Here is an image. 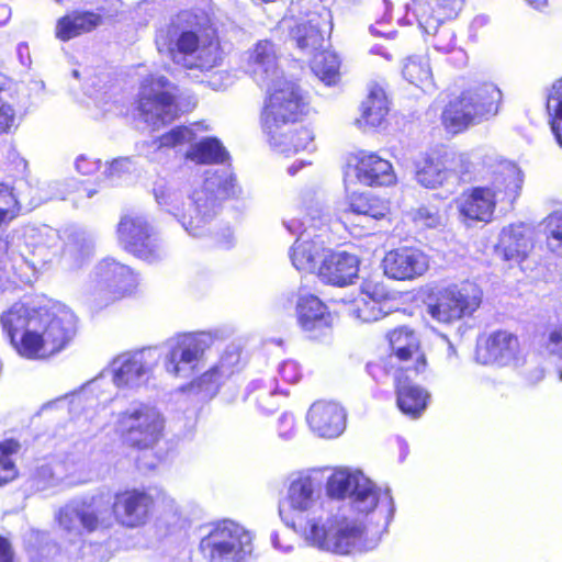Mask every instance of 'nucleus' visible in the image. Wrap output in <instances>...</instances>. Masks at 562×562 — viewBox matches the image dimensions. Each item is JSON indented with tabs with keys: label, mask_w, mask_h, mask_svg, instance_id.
Masks as SVG:
<instances>
[{
	"label": "nucleus",
	"mask_w": 562,
	"mask_h": 562,
	"mask_svg": "<svg viewBox=\"0 0 562 562\" xmlns=\"http://www.w3.org/2000/svg\"><path fill=\"white\" fill-rule=\"evenodd\" d=\"M0 562H15L12 547L3 537H0Z\"/></svg>",
	"instance_id": "nucleus-58"
},
{
	"label": "nucleus",
	"mask_w": 562,
	"mask_h": 562,
	"mask_svg": "<svg viewBox=\"0 0 562 562\" xmlns=\"http://www.w3.org/2000/svg\"><path fill=\"white\" fill-rule=\"evenodd\" d=\"M213 341L212 335L204 331L183 333L169 338L160 352L165 371L175 378H190L202 367Z\"/></svg>",
	"instance_id": "nucleus-14"
},
{
	"label": "nucleus",
	"mask_w": 562,
	"mask_h": 562,
	"mask_svg": "<svg viewBox=\"0 0 562 562\" xmlns=\"http://www.w3.org/2000/svg\"><path fill=\"white\" fill-rule=\"evenodd\" d=\"M387 296L389 294L383 285L368 282L363 285L359 296L352 302L350 313L363 323L379 321L386 315L384 304Z\"/></svg>",
	"instance_id": "nucleus-30"
},
{
	"label": "nucleus",
	"mask_w": 562,
	"mask_h": 562,
	"mask_svg": "<svg viewBox=\"0 0 562 562\" xmlns=\"http://www.w3.org/2000/svg\"><path fill=\"white\" fill-rule=\"evenodd\" d=\"M102 23V16L92 11H72L56 22V38L67 42L95 30Z\"/></svg>",
	"instance_id": "nucleus-32"
},
{
	"label": "nucleus",
	"mask_w": 562,
	"mask_h": 562,
	"mask_svg": "<svg viewBox=\"0 0 562 562\" xmlns=\"http://www.w3.org/2000/svg\"><path fill=\"white\" fill-rule=\"evenodd\" d=\"M519 352L518 338L506 330H498L477 342L475 360L485 366H516Z\"/></svg>",
	"instance_id": "nucleus-23"
},
{
	"label": "nucleus",
	"mask_w": 562,
	"mask_h": 562,
	"mask_svg": "<svg viewBox=\"0 0 562 562\" xmlns=\"http://www.w3.org/2000/svg\"><path fill=\"white\" fill-rule=\"evenodd\" d=\"M270 92L261 112V125L270 145L281 154L293 155L312 150L314 133L308 127L297 130V143L286 140L283 130L296 123L306 111V103L300 89L293 82L280 79L267 87Z\"/></svg>",
	"instance_id": "nucleus-5"
},
{
	"label": "nucleus",
	"mask_w": 562,
	"mask_h": 562,
	"mask_svg": "<svg viewBox=\"0 0 562 562\" xmlns=\"http://www.w3.org/2000/svg\"><path fill=\"white\" fill-rule=\"evenodd\" d=\"M203 18L199 21L191 12H181L166 31H160L156 45L172 61L187 69L210 71L218 66L223 54L215 30Z\"/></svg>",
	"instance_id": "nucleus-4"
},
{
	"label": "nucleus",
	"mask_w": 562,
	"mask_h": 562,
	"mask_svg": "<svg viewBox=\"0 0 562 562\" xmlns=\"http://www.w3.org/2000/svg\"><path fill=\"white\" fill-rule=\"evenodd\" d=\"M117 238L127 251L146 261L153 262L162 255L150 226L142 215L123 216L117 226Z\"/></svg>",
	"instance_id": "nucleus-20"
},
{
	"label": "nucleus",
	"mask_w": 562,
	"mask_h": 562,
	"mask_svg": "<svg viewBox=\"0 0 562 562\" xmlns=\"http://www.w3.org/2000/svg\"><path fill=\"white\" fill-rule=\"evenodd\" d=\"M209 83L214 90L225 89L232 83V76L228 71L214 72Z\"/></svg>",
	"instance_id": "nucleus-57"
},
{
	"label": "nucleus",
	"mask_w": 562,
	"mask_h": 562,
	"mask_svg": "<svg viewBox=\"0 0 562 562\" xmlns=\"http://www.w3.org/2000/svg\"><path fill=\"white\" fill-rule=\"evenodd\" d=\"M271 541H272V544H273V547L276 549H279V550L283 551V552H288L291 549V546L283 547V546L280 544L279 536L277 533H273L271 536Z\"/></svg>",
	"instance_id": "nucleus-62"
},
{
	"label": "nucleus",
	"mask_w": 562,
	"mask_h": 562,
	"mask_svg": "<svg viewBox=\"0 0 562 562\" xmlns=\"http://www.w3.org/2000/svg\"><path fill=\"white\" fill-rule=\"evenodd\" d=\"M100 168V160L80 155L76 159V169L82 175H92Z\"/></svg>",
	"instance_id": "nucleus-55"
},
{
	"label": "nucleus",
	"mask_w": 562,
	"mask_h": 562,
	"mask_svg": "<svg viewBox=\"0 0 562 562\" xmlns=\"http://www.w3.org/2000/svg\"><path fill=\"white\" fill-rule=\"evenodd\" d=\"M278 60L276 45L268 40L258 41L247 52V71L258 85L269 87L271 82L282 79Z\"/></svg>",
	"instance_id": "nucleus-25"
},
{
	"label": "nucleus",
	"mask_w": 562,
	"mask_h": 562,
	"mask_svg": "<svg viewBox=\"0 0 562 562\" xmlns=\"http://www.w3.org/2000/svg\"><path fill=\"white\" fill-rule=\"evenodd\" d=\"M302 125L291 124L289 127L283 130L284 135H286V140L291 142L292 144L297 143V130L302 128Z\"/></svg>",
	"instance_id": "nucleus-59"
},
{
	"label": "nucleus",
	"mask_w": 562,
	"mask_h": 562,
	"mask_svg": "<svg viewBox=\"0 0 562 562\" xmlns=\"http://www.w3.org/2000/svg\"><path fill=\"white\" fill-rule=\"evenodd\" d=\"M548 350L558 358V369L562 380V327L550 334Z\"/></svg>",
	"instance_id": "nucleus-54"
},
{
	"label": "nucleus",
	"mask_w": 562,
	"mask_h": 562,
	"mask_svg": "<svg viewBox=\"0 0 562 562\" xmlns=\"http://www.w3.org/2000/svg\"><path fill=\"white\" fill-rule=\"evenodd\" d=\"M501 91L493 85H485L475 91L464 92L450 102L442 113V123L451 133H458L470 124L497 113Z\"/></svg>",
	"instance_id": "nucleus-16"
},
{
	"label": "nucleus",
	"mask_w": 562,
	"mask_h": 562,
	"mask_svg": "<svg viewBox=\"0 0 562 562\" xmlns=\"http://www.w3.org/2000/svg\"><path fill=\"white\" fill-rule=\"evenodd\" d=\"M498 249L506 260L525 257L529 249V239L522 226H508L501 233Z\"/></svg>",
	"instance_id": "nucleus-39"
},
{
	"label": "nucleus",
	"mask_w": 562,
	"mask_h": 562,
	"mask_svg": "<svg viewBox=\"0 0 562 562\" xmlns=\"http://www.w3.org/2000/svg\"><path fill=\"white\" fill-rule=\"evenodd\" d=\"M237 193L238 187L228 169L207 170L203 181L193 187L187 203L181 206L179 194L172 187L157 183L154 188L156 202L173 214L193 237L205 235L220 211L221 201Z\"/></svg>",
	"instance_id": "nucleus-3"
},
{
	"label": "nucleus",
	"mask_w": 562,
	"mask_h": 562,
	"mask_svg": "<svg viewBox=\"0 0 562 562\" xmlns=\"http://www.w3.org/2000/svg\"><path fill=\"white\" fill-rule=\"evenodd\" d=\"M389 205L386 202L375 196L366 194H352L349 198L348 207L339 209V216L349 213L355 215H362L370 222L371 220H381L389 213Z\"/></svg>",
	"instance_id": "nucleus-38"
},
{
	"label": "nucleus",
	"mask_w": 562,
	"mask_h": 562,
	"mask_svg": "<svg viewBox=\"0 0 562 562\" xmlns=\"http://www.w3.org/2000/svg\"><path fill=\"white\" fill-rule=\"evenodd\" d=\"M193 137L194 134L191 128L178 126L159 138V147H173L180 144L190 143Z\"/></svg>",
	"instance_id": "nucleus-51"
},
{
	"label": "nucleus",
	"mask_w": 562,
	"mask_h": 562,
	"mask_svg": "<svg viewBox=\"0 0 562 562\" xmlns=\"http://www.w3.org/2000/svg\"><path fill=\"white\" fill-rule=\"evenodd\" d=\"M173 90L175 87L162 76H151L144 80L138 108L144 121L154 130L178 116Z\"/></svg>",
	"instance_id": "nucleus-19"
},
{
	"label": "nucleus",
	"mask_w": 562,
	"mask_h": 562,
	"mask_svg": "<svg viewBox=\"0 0 562 562\" xmlns=\"http://www.w3.org/2000/svg\"><path fill=\"white\" fill-rule=\"evenodd\" d=\"M340 61L338 56L323 50L314 56L312 70L327 86L335 85L339 79Z\"/></svg>",
	"instance_id": "nucleus-43"
},
{
	"label": "nucleus",
	"mask_w": 562,
	"mask_h": 562,
	"mask_svg": "<svg viewBox=\"0 0 562 562\" xmlns=\"http://www.w3.org/2000/svg\"><path fill=\"white\" fill-rule=\"evenodd\" d=\"M462 0H412L409 10L423 32L432 36L436 50L448 54L456 47L454 33L446 21L457 15Z\"/></svg>",
	"instance_id": "nucleus-17"
},
{
	"label": "nucleus",
	"mask_w": 562,
	"mask_h": 562,
	"mask_svg": "<svg viewBox=\"0 0 562 562\" xmlns=\"http://www.w3.org/2000/svg\"><path fill=\"white\" fill-rule=\"evenodd\" d=\"M301 537L312 547L340 555L367 551L376 544L375 540L367 539L361 520L340 512H322Z\"/></svg>",
	"instance_id": "nucleus-7"
},
{
	"label": "nucleus",
	"mask_w": 562,
	"mask_h": 562,
	"mask_svg": "<svg viewBox=\"0 0 562 562\" xmlns=\"http://www.w3.org/2000/svg\"><path fill=\"white\" fill-rule=\"evenodd\" d=\"M306 422L311 430L318 437L336 438L346 428V413L335 402L317 401L310 407Z\"/></svg>",
	"instance_id": "nucleus-27"
},
{
	"label": "nucleus",
	"mask_w": 562,
	"mask_h": 562,
	"mask_svg": "<svg viewBox=\"0 0 562 562\" xmlns=\"http://www.w3.org/2000/svg\"><path fill=\"white\" fill-rule=\"evenodd\" d=\"M543 370L540 368H537L532 374V376L529 378L531 383H537L543 379Z\"/></svg>",
	"instance_id": "nucleus-63"
},
{
	"label": "nucleus",
	"mask_w": 562,
	"mask_h": 562,
	"mask_svg": "<svg viewBox=\"0 0 562 562\" xmlns=\"http://www.w3.org/2000/svg\"><path fill=\"white\" fill-rule=\"evenodd\" d=\"M327 493L335 498L349 497L355 510L369 514L378 508L389 520L394 513V502L389 488L381 490L361 471L336 470L327 481Z\"/></svg>",
	"instance_id": "nucleus-11"
},
{
	"label": "nucleus",
	"mask_w": 562,
	"mask_h": 562,
	"mask_svg": "<svg viewBox=\"0 0 562 562\" xmlns=\"http://www.w3.org/2000/svg\"><path fill=\"white\" fill-rule=\"evenodd\" d=\"M20 449V443L15 440H7L0 445V485L8 483L16 477L18 471L12 456Z\"/></svg>",
	"instance_id": "nucleus-46"
},
{
	"label": "nucleus",
	"mask_w": 562,
	"mask_h": 562,
	"mask_svg": "<svg viewBox=\"0 0 562 562\" xmlns=\"http://www.w3.org/2000/svg\"><path fill=\"white\" fill-rule=\"evenodd\" d=\"M413 220L417 225L436 228L442 225L443 217L435 206H420L413 213Z\"/></svg>",
	"instance_id": "nucleus-48"
},
{
	"label": "nucleus",
	"mask_w": 562,
	"mask_h": 562,
	"mask_svg": "<svg viewBox=\"0 0 562 562\" xmlns=\"http://www.w3.org/2000/svg\"><path fill=\"white\" fill-rule=\"evenodd\" d=\"M11 18V9L7 4L0 3V25H4Z\"/></svg>",
	"instance_id": "nucleus-61"
},
{
	"label": "nucleus",
	"mask_w": 562,
	"mask_h": 562,
	"mask_svg": "<svg viewBox=\"0 0 562 562\" xmlns=\"http://www.w3.org/2000/svg\"><path fill=\"white\" fill-rule=\"evenodd\" d=\"M482 291L473 282L451 284L438 290L427 306L428 314L437 322L452 324L471 316L481 305Z\"/></svg>",
	"instance_id": "nucleus-18"
},
{
	"label": "nucleus",
	"mask_w": 562,
	"mask_h": 562,
	"mask_svg": "<svg viewBox=\"0 0 562 562\" xmlns=\"http://www.w3.org/2000/svg\"><path fill=\"white\" fill-rule=\"evenodd\" d=\"M389 112L385 92L380 87H372L367 99L362 103L361 116L357 124L362 127H378L384 121Z\"/></svg>",
	"instance_id": "nucleus-36"
},
{
	"label": "nucleus",
	"mask_w": 562,
	"mask_h": 562,
	"mask_svg": "<svg viewBox=\"0 0 562 562\" xmlns=\"http://www.w3.org/2000/svg\"><path fill=\"white\" fill-rule=\"evenodd\" d=\"M159 360L160 352L157 348H144L119 355L98 378L89 382L87 390L74 398L72 406L81 405L87 391L100 389L106 380H110L117 390H137L144 386Z\"/></svg>",
	"instance_id": "nucleus-10"
},
{
	"label": "nucleus",
	"mask_w": 562,
	"mask_h": 562,
	"mask_svg": "<svg viewBox=\"0 0 562 562\" xmlns=\"http://www.w3.org/2000/svg\"><path fill=\"white\" fill-rule=\"evenodd\" d=\"M285 394V391L279 392L277 387L273 389L271 385L263 386L259 390L256 401L262 411L271 413L278 408L280 397Z\"/></svg>",
	"instance_id": "nucleus-49"
},
{
	"label": "nucleus",
	"mask_w": 562,
	"mask_h": 562,
	"mask_svg": "<svg viewBox=\"0 0 562 562\" xmlns=\"http://www.w3.org/2000/svg\"><path fill=\"white\" fill-rule=\"evenodd\" d=\"M59 469L60 465L53 467L48 463L37 467L30 477L32 488L44 492L56 487L61 482Z\"/></svg>",
	"instance_id": "nucleus-45"
},
{
	"label": "nucleus",
	"mask_w": 562,
	"mask_h": 562,
	"mask_svg": "<svg viewBox=\"0 0 562 562\" xmlns=\"http://www.w3.org/2000/svg\"><path fill=\"white\" fill-rule=\"evenodd\" d=\"M115 428L127 446L150 449L162 437L165 418L157 406L137 402L117 415Z\"/></svg>",
	"instance_id": "nucleus-13"
},
{
	"label": "nucleus",
	"mask_w": 562,
	"mask_h": 562,
	"mask_svg": "<svg viewBox=\"0 0 562 562\" xmlns=\"http://www.w3.org/2000/svg\"><path fill=\"white\" fill-rule=\"evenodd\" d=\"M294 416L289 413L282 414L279 418V435L284 439H290L294 434Z\"/></svg>",
	"instance_id": "nucleus-56"
},
{
	"label": "nucleus",
	"mask_w": 562,
	"mask_h": 562,
	"mask_svg": "<svg viewBox=\"0 0 562 562\" xmlns=\"http://www.w3.org/2000/svg\"><path fill=\"white\" fill-rule=\"evenodd\" d=\"M402 74L405 80L422 89L432 86V74L426 57H408L403 65Z\"/></svg>",
	"instance_id": "nucleus-42"
},
{
	"label": "nucleus",
	"mask_w": 562,
	"mask_h": 562,
	"mask_svg": "<svg viewBox=\"0 0 562 562\" xmlns=\"http://www.w3.org/2000/svg\"><path fill=\"white\" fill-rule=\"evenodd\" d=\"M3 331L26 359L48 358L65 348L76 331V315L59 302H16L0 316Z\"/></svg>",
	"instance_id": "nucleus-1"
},
{
	"label": "nucleus",
	"mask_w": 562,
	"mask_h": 562,
	"mask_svg": "<svg viewBox=\"0 0 562 562\" xmlns=\"http://www.w3.org/2000/svg\"><path fill=\"white\" fill-rule=\"evenodd\" d=\"M209 562H238L252 551V536L239 524L224 519L210 526L200 543Z\"/></svg>",
	"instance_id": "nucleus-15"
},
{
	"label": "nucleus",
	"mask_w": 562,
	"mask_h": 562,
	"mask_svg": "<svg viewBox=\"0 0 562 562\" xmlns=\"http://www.w3.org/2000/svg\"><path fill=\"white\" fill-rule=\"evenodd\" d=\"M546 234L549 249L562 256V209L552 212L546 218Z\"/></svg>",
	"instance_id": "nucleus-47"
},
{
	"label": "nucleus",
	"mask_w": 562,
	"mask_h": 562,
	"mask_svg": "<svg viewBox=\"0 0 562 562\" xmlns=\"http://www.w3.org/2000/svg\"><path fill=\"white\" fill-rule=\"evenodd\" d=\"M323 486L318 477L308 472L288 476L279 514L282 521L300 536L317 520L323 509Z\"/></svg>",
	"instance_id": "nucleus-9"
},
{
	"label": "nucleus",
	"mask_w": 562,
	"mask_h": 562,
	"mask_svg": "<svg viewBox=\"0 0 562 562\" xmlns=\"http://www.w3.org/2000/svg\"><path fill=\"white\" fill-rule=\"evenodd\" d=\"M186 157L196 164H220L228 158V153L217 138L206 137L191 145Z\"/></svg>",
	"instance_id": "nucleus-40"
},
{
	"label": "nucleus",
	"mask_w": 562,
	"mask_h": 562,
	"mask_svg": "<svg viewBox=\"0 0 562 562\" xmlns=\"http://www.w3.org/2000/svg\"><path fill=\"white\" fill-rule=\"evenodd\" d=\"M390 345L394 356L401 361L413 360L415 362L413 370L419 372L424 370L426 361L419 353L418 338L415 333L407 327L394 329L389 334ZM402 370H412L409 364L401 368Z\"/></svg>",
	"instance_id": "nucleus-31"
},
{
	"label": "nucleus",
	"mask_w": 562,
	"mask_h": 562,
	"mask_svg": "<svg viewBox=\"0 0 562 562\" xmlns=\"http://www.w3.org/2000/svg\"><path fill=\"white\" fill-rule=\"evenodd\" d=\"M239 364V349L235 346L228 347L221 356L218 362L193 379L186 390L203 401L211 400L217 394L221 385L238 371Z\"/></svg>",
	"instance_id": "nucleus-22"
},
{
	"label": "nucleus",
	"mask_w": 562,
	"mask_h": 562,
	"mask_svg": "<svg viewBox=\"0 0 562 562\" xmlns=\"http://www.w3.org/2000/svg\"><path fill=\"white\" fill-rule=\"evenodd\" d=\"M134 169V164L130 158L114 159L106 169V177L111 181L120 179L123 175L131 172Z\"/></svg>",
	"instance_id": "nucleus-52"
},
{
	"label": "nucleus",
	"mask_w": 562,
	"mask_h": 562,
	"mask_svg": "<svg viewBox=\"0 0 562 562\" xmlns=\"http://www.w3.org/2000/svg\"><path fill=\"white\" fill-rule=\"evenodd\" d=\"M18 200L10 188L0 184V224L12 220L16 215Z\"/></svg>",
	"instance_id": "nucleus-50"
},
{
	"label": "nucleus",
	"mask_w": 562,
	"mask_h": 562,
	"mask_svg": "<svg viewBox=\"0 0 562 562\" xmlns=\"http://www.w3.org/2000/svg\"><path fill=\"white\" fill-rule=\"evenodd\" d=\"M284 225L290 233L295 234L301 229V227L303 225H305V223H302L299 220L292 218V220L284 222Z\"/></svg>",
	"instance_id": "nucleus-60"
},
{
	"label": "nucleus",
	"mask_w": 562,
	"mask_h": 562,
	"mask_svg": "<svg viewBox=\"0 0 562 562\" xmlns=\"http://www.w3.org/2000/svg\"><path fill=\"white\" fill-rule=\"evenodd\" d=\"M153 505L148 493L135 488L116 493L114 501L108 493H98L67 503L59 508L56 519L72 536H80L82 530L90 533L108 529L113 525V517L122 526L136 528L146 524Z\"/></svg>",
	"instance_id": "nucleus-2"
},
{
	"label": "nucleus",
	"mask_w": 562,
	"mask_h": 562,
	"mask_svg": "<svg viewBox=\"0 0 562 562\" xmlns=\"http://www.w3.org/2000/svg\"><path fill=\"white\" fill-rule=\"evenodd\" d=\"M15 103V90L11 86L0 87V134H10L18 128L20 116Z\"/></svg>",
	"instance_id": "nucleus-41"
},
{
	"label": "nucleus",
	"mask_w": 562,
	"mask_h": 562,
	"mask_svg": "<svg viewBox=\"0 0 562 562\" xmlns=\"http://www.w3.org/2000/svg\"><path fill=\"white\" fill-rule=\"evenodd\" d=\"M382 267L387 278L411 281L426 273L429 258L419 249L404 247L386 252Z\"/></svg>",
	"instance_id": "nucleus-24"
},
{
	"label": "nucleus",
	"mask_w": 562,
	"mask_h": 562,
	"mask_svg": "<svg viewBox=\"0 0 562 562\" xmlns=\"http://www.w3.org/2000/svg\"><path fill=\"white\" fill-rule=\"evenodd\" d=\"M325 15H313L307 23H299L292 30V37L300 49L313 53L323 46L325 33L331 30L329 13Z\"/></svg>",
	"instance_id": "nucleus-34"
},
{
	"label": "nucleus",
	"mask_w": 562,
	"mask_h": 562,
	"mask_svg": "<svg viewBox=\"0 0 562 562\" xmlns=\"http://www.w3.org/2000/svg\"><path fill=\"white\" fill-rule=\"evenodd\" d=\"M16 247L22 259L35 268L36 265H45L50 261L61 249H64L65 256L74 258L77 263H80L91 255L94 244L90 236L78 233L72 235L63 247L57 229L47 225H27L18 233Z\"/></svg>",
	"instance_id": "nucleus-8"
},
{
	"label": "nucleus",
	"mask_w": 562,
	"mask_h": 562,
	"mask_svg": "<svg viewBox=\"0 0 562 562\" xmlns=\"http://www.w3.org/2000/svg\"><path fill=\"white\" fill-rule=\"evenodd\" d=\"M321 210L316 209L308 212L311 224L305 226L294 245L290 250V258L292 265L296 270L306 272H317V268L323 259V254L326 251L323 235H316L312 232L317 226L315 223L326 221L325 215H321Z\"/></svg>",
	"instance_id": "nucleus-21"
},
{
	"label": "nucleus",
	"mask_w": 562,
	"mask_h": 562,
	"mask_svg": "<svg viewBox=\"0 0 562 562\" xmlns=\"http://www.w3.org/2000/svg\"><path fill=\"white\" fill-rule=\"evenodd\" d=\"M487 22V18L486 16H476L474 20H473V23L472 25L473 26H479V25H483L484 23Z\"/></svg>",
	"instance_id": "nucleus-64"
},
{
	"label": "nucleus",
	"mask_w": 562,
	"mask_h": 562,
	"mask_svg": "<svg viewBox=\"0 0 562 562\" xmlns=\"http://www.w3.org/2000/svg\"><path fill=\"white\" fill-rule=\"evenodd\" d=\"M397 406L411 417H418L427 405L428 393L418 385L396 379Z\"/></svg>",
	"instance_id": "nucleus-37"
},
{
	"label": "nucleus",
	"mask_w": 562,
	"mask_h": 562,
	"mask_svg": "<svg viewBox=\"0 0 562 562\" xmlns=\"http://www.w3.org/2000/svg\"><path fill=\"white\" fill-rule=\"evenodd\" d=\"M280 378L290 384L296 383L301 378V370L299 364L293 360H286L279 367Z\"/></svg>",
	"instance_id": "nucleus-53"
},
{
	"label": "nucleus",
	"mask_w": 562,
	"mask_h": 562,
	"mask_svg": "<svg viewBox=\"0 0 562 562\" xmlns=\"http://www.w3.org/2000/svg\"><path fill=\"white\" fill-rule=\"evenodd\" d=\"M547 112L552 133L562 147V78L552 85L548 93Z\"/></svg>",
	"instance_id": "nucleus-44"
},
{
	"label": "nucleus",
	"mask_w": 562,
	"mask_h": 562,
	"mask_svg": "<svg viewBox=\"0 0 562 562\" xmlns=\"http://www.w3.org/2000/svg\"><path fill=\"white\" fill-rule=\"evenodd\" d=\"M494 178L465 192L459 199L460 214L471 221L488 223L498 203L513 204L519 195L522 177L517 166L499 165Z\"/></svg>",
	"instance_id": "nucleus-6"
},
{
	"label": "nucleus",
	"mask_w": 562,
	"mask_h": 562,
	"mask_svg": "<svg viewBox=\"0 0 562 562\" xmlns=\"http://www.w3.org/2000/svg\"><path fill=\"white\" fill-rule=\"evenodd\" d=\"M297 319L306 331L321 330L331 325L333 317L327 306L315 295H301L296 305Z\"/></svg>",
	"instance_id": "nucleus-33"
},
{
	"label": "nucleus",
	"mask_w": 562,
	"mask_h": 562,
	"mask_svg": "<svg viewBox=\"0 0 562 562\" xmlns=\"http://www.w3.org/2000/svg\"><path fill=\"white\" fill-rule=\"evenodd\" d=\"M415 169L417 182L428 189H436L454 180L451 168H448L440 158L430 155L422 156L415 162Z\"/></svg>",
	"instance_id": "nucleus-35"
},
{
	"label": "nucleus",
	"mask_w": 562,
	"mask_h": 562,
	"mask_svg": "<svg viewBox=\"0 0 562 562\" xmlns=\"http://www.w3.org/2000/svg\"><path fill=\"white\" fill-rule=\"evenodd\" d=\"M359 259L347 251L326 249L317 268L318 278L328 284L345 286L358 277Z\"/></svg>",
	"instance_id": "nucleus-26"
},
{
	"label": "nucleus",
	"mask_w": 562,
	"mask_h": 562,
	"mask_svg": "<svg viewBox=\"0 0 562 562\" xmlns=\"http://www.w3.org/2000/svg\"><path fill=\"white\" fill-rule=\"evenodd\" d=\"M506 161H496L490 156L480 154H460L457 158L453 169L456 182L457 178L463 182L476 181L486 182L494 178V171L499 165Z\"/></svg>",
	"instance_id": "nucleus-29"
},
{
	"label": "nucleus",
	"mask_w": 562,
	"mask_h": 562,
	"mask_svg": "<svg viewBox=\"0 0 562 562\" xmlns=\"http://www.w3.org/2000/svg\"><path fill=\"white\" fill-rule=\"evenodd\" d=\"M138 280L132 269L112 258L101 260L85 285L86 303L95 311L131 294Z\"/></svg>",
	"instance_id": "nucleus-12"
},
{
	"label": "nucleus",
	"mask_w": 562,
	"mask_h": 562,
	"mask_svg": "<svg viewBox=\"0 0 562 562\" xmlns=\"http://www.w3.org/2000/svg\"><path fill=\"white\" fill-rule=\"evenodd\" d=\"M353 172L359 182L366 186H390L395 182L391 162L374 153H360L356 157Z\"/></svg>",
	"instance_id": "nucleus-28"
}]
</instances>
